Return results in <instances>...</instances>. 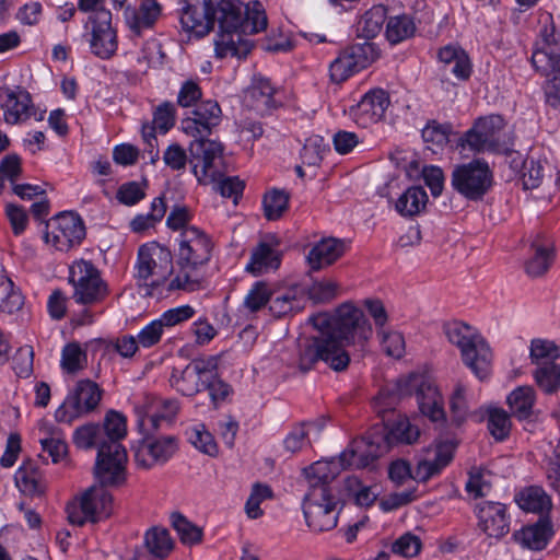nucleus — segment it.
<instances>
[{"mask_svg": "<svg viewBox=\"0 0 560 560\" xmlns=\"http://www.w3.org/2000/svg\"><path fill=\"white\" fill-rule=\"evenodd\" d=\"M166 212V205L163 197H156L151 203V211L148 214H139L131 221L133 232H142L156 222L161 221Z\"/></svg>", "mask_w": 560, "mask_h": 560, "instance_id": "obj_49", "label": "nucleus"}, {"mask_svg": "<svg viewBox=\"0 0 560 560\" xmlns=\"http://www.w3.org/2000/svg\"><path fill=\"white\" fill-rule=\"evenodd\" d=\"M415 31V23L408 15L392 16L387 21L386 38L392 44H398L411 37Z\"/></svg>", "mask_w": 560, "mask_h": 560, "instance_id": "obj_44", "label": "nucleus"}, {"mask_svg": "<svg viewBox=\"0 0 560 560\" xmlns=\"http://www.w3.org/2000/svg\"><path fill=\"white\" fill-rule=\"evenodd\" d=\"M513 536L521 546L532 550H541L552 536V525L549 518L541 516L535 524L525 526L515 532Z\"/></svg>", "mask_w": 560, "mask_h": 560, "instance_id": "obj_30", "label": "nucleus"}, {"mask_svg": "<svg viewBox=\"0 0 560 560\" xmlns=\"http://www.w3.org/2000/svg\"><path fill=\"white\" fill-rule=\"evenodd\" d=\"M385 21L386 8L374 5L362 15L359 22V31L364 38H373L381 32Z\"/></svg>", "mask_w": 560, "mask_h": 560, "instance_id": "obj_43", "label": "nucleus"}, {"mask_svg": "<svg viewBox=\"0 0 560 560\" xmlns=\"http://www.w3.org/2000/svg\"><path fill=\"white\" fill-rule=\"evenodd\" d=\"M317 332L316 336L299 340V368L306 372L317 361H323L337 372L346 370L350 363L349 353L338 347L336 340H332L325 331L317 330Z\"/></svg>", "mask_w": 560, "mask_h": 560, "instance_id": "obj_9", "label": "nucleus"}, {"mask_svg": "<svg viewBox=\"0 0 560 560\" xmlns=\"http://www.w3.org/2000/svg\"><path fill=\"white\" fill-rule=\"evenodd\" d=\"M536 385L547 395L558 393L560 389V365L547 362L538 366L533 373Z\"/></svg>", "mask_w": 560, "mask_h": 560, "instance_id": "obj_39", "label": "nucleus"}, {"mask_svg": "<svg viewBox=\"0 0 560 560\" xmlns=\"http://www.w3.org/2000/svg\"><path fill=\"white\" fill-rule=\"evenodd\" d=\"M73 442L79 448L91 450L97 447V451L101 450L103 444H107L101 425L95 423L79 427L73 433Z\"/></svg>", "mask_w": 560, "mask_h": 560, "instance_id": "obj_41", "label": "nucleus"}, {"mask_svg": "<svg viewBox=\"0 0 560 560\" xmlns=\"http://www.w3.org/2000/svg\"><path fill=\"white\" fill-rule=\"evenodd\" d=\"M89 23L91 51L102 59L110 58L117 50V35L112 26L110 11L98 10L89 16Z\"/></svg>", "mask_w": 560, "mask_h": 560, "instance_id": "obj_20", "label": "nucleus"}, {"mask_svg": "<svg viewBox=\"0 0 560 560\" xmlns=\"http://www.w3.org/2000/svg\"><path fill=\"white\" fill-rule=\"evenodd\" d=\"M221 164L222 159L220 160L219 165L221 166ZM209 184H215V190L219 191L221 196L225 198H233L235 202L244 189V183L240 180L238 177H224L221 167L218 177L214 180L209 182ZM205 185H208V183Z\"/></svg>", "mask_w": 560, "mask_h": 560, "instance_id": "obj_56", "label": "nucleus"}, {"mask_svg": "<svg viewBox=\"0 0 560 560\" xmlns=\"http://www.w3.org/2000/svg\"><path fill=\"white\" fill-rule=\"evenodd\" d=\"M280 265L278 250L266 243H260L252 253L246 270L254 275L262 273L270 269H277Z\"/></svg>", "mask_w": 560, "mask_h": 560, "instance_id": "obj_35", "label": "nucleus"}, {"mask_svg": "<svg viewBox=\"0 0 560 560\" xmlns=\"http://www.w3.org/2000/svg\"><path fill=\"white\" fill-rule=\"evenodd\" d=\"M202 97V91L198 82L186 80L182 83L177 93L176 103L180 107L187 108L198 105Z\"/></svg>", "mask_w": 560, "mask_h": 560, "instance_id": "obj_63", "label": "nucleus"}, {"mask_svg": "<svg viewBox=\"0 0 560 560\" xmlns=\"http://www.w3.org/2000/svg\"><path fill=\"white\" fill-rule=\"evenodd\" d=\"M326 144L319 136L311 137L306 140L302 149V159L308 165H317L324 158L326 152Z\"/></svg>", "mask_w": 560, "mask_h": 560, "instance_id": "obj_64", "label": "nucleus"}, {"mask_svg": "<svg viewBox=\"0 0 560 560\" xmlns=\"http://www.w3.org/2000/svg\"><path fill=\"white\" fill-rule=\"evenodd\" d=\"M345 253V245L337 238H324L315 244L307 254V262L312 270H320L332 265Z\"/></svg>", "mask_w": 560, "mask_h": 560, "instance_id": "obj_29", "label": "nucleus"}, {"mask_svg": "<svg viewBox=\"0 0 560 560\" xmlns=\"http://www.w3.org/2000/svg\"><path fill=\"white\" fill-rule=\"evenodd\" d=\"M542 46L532 56V63L541 74L560 73V33L553 22L541 31Z\"/></svg>", "mask_w": 560, "mask_h": 560, "instance_id": "obj_22", "label": "nucleus"}, {"mask_svg": "<svg viewBox=\"0 0 560 560\" xmlns=\"http://www.w3.org/2000/svg\"><path fill=\"white\" fill-rule=\"evenodd\" d=\"M548 163L540 160L527 159L523 162V184L526 189H534L538 187L545 176Z\"/></svg>", "mask_w": 560, "mask_h": 560, "instance_id": "obj_52", "label": "nucleus"}, {"mask_svg": "<svg viewBox=\"0 0 560 560\" xmlns=\"http://www.w3.org/2000/svg\"><path fill=\"white\" fill-rule=\"evenodd\" d=\"M176 121V107L172 102H163L153 112L152 124L162 133H166Z\"/></svg>", "mask_w": 560, "mask_h": 560, "instance_id": "obj_58", "label": "nucleus"}, {"mask_svg": "<svg viewBox=\"0 0 560 560\" xmlns=\"http://www.w3.org/2000/svg\"><path fill=\"white\" fill-rule=\"evenodd\" d=\"M428 203V195L421 186L407 188L397 199L395 208L402 217H413L421 213Z\"/></svg>", "mask_w": 560, "mask_h": 560, "instance_id": "obj_33", "label": "nucleus"}, {"mask_svg": "<svg viewBox=\"0 0 560 560\" xmlns=\"http://www.w3.org/2000/svg\"><path fill=\"white\" fill-rule=\"evenodd\" d=\"M319 427L315 422H303L294 425L283 440L287 452L296 453L310 444L308 434L312 429Z\"/></svg>", "mask_w": 560, "mask_h": 560, "instance_id": "obj_48", "label": "nucleus"}, {"mask_svg": "<svg viewBox=\"0 0 560 560\" xmlns=\"http://www.w3.org/2000/svg\"><path fill=\"white\" fill-rule=\"evenodd\" d=\"M171 385L185 396H194L203 389L205 382L197 375L192 368L186 365L182 371L173 370Z\"/></svg>", "mask_w": 560, "mask_h": 560, "instance_id": "obj_38", "label": "nucleus"}, {"mask_svg": "<svg viewBox=\"0 0 560 560\" xmlns=\"http://www.w3.org/2000/svg\"><path fill=\"white\" fill-rule=\"evenodd\" d=\"M272 491L267 485L255 483L252 488L250 495L248 497L245 510L249 518H257L262 515L260 503L271 498Z\"/></svg>", "mask_w": 560, "mask_h": 560, "instance_id": "obj_57", "label": "nucleus"}, {"mask_svg": "<svg viewBox=\"0 0 560 560\" xmlns=\"http://www.w3.org/2000/svg\"><path fill=\"white\" fill-rule=\"evenodd\" d=\"M532 256L525 262V271L532 278L544 276L553 261V242L545 234L537 233L530 244Z\"/></svg>", "mask_w": 560, "mask_h": 560, "instance_id": "obj_25", "label": "nucleus"}, {"mask_svg": "<svg viewBox=\"0 0 560 560\" xmlns=\"http://www.w3.org/2000/svg\"><path fill=\"white\" fill-rule=\"evenodd\" d=\"M222 109L214 100L201 101L182 119V131L194 140L188 150L191 172L200 184L214 180L220 174L223 145L208 137L221 124Z\"/></svg>", "mask_w": 560, "mask_h": 560, "instance_id": "obj_1", "label": "nucleus"}, {"mask_svg": "<svg viewBox=\"0 0 560 560\" xmlns=\"http://www.w3.org/2000/svg\"><path fill=\"white\" fill-rule=\"evenodd\" d=\"M450 408L453 420L456 423L459 424L466 419L469 405L466 395V387L460 383L456 384L455 389L451 396Z\"/></svg>", "mask_w": 560, "mask_h": 560, "instance_id": "obj_60", "label": "nucleus"}, {"mask_svg": "<svg viewBox=\"0 0 560 560\" xmlns=\"http://www.w3.org/2000/svg\"><path fill=\"white\" fill-rule=\"evenodd\" d=\"M220 15L214 0H183L180 23L196 36L207 35L219 23Z\"/></svg>", "mask_w": 560, "mask_h": 560, "instance_id": "obj_18", "label": "nucleus"}, {"mask_svg": "<svg viewBox=\"0 0 560 560\" xmlns=\"http://www.w3.org/2000/svg\"><path fill=\"white\" fill-rule=\"evenodd\" d=\"M515 501L522 510L540 515L549 512L552 506L550 497L542 488L537 486H530L521 490L515 495Z\"/></svg>", "mask_w": 560, "mask_h": 560, "instance_id": "obj_31", "label": "nucleus"}, {"mask_svg": "<svg viewBox=\"0 0 560 560\" xmlns=\"http://www.w3.org/2000/svg\"><path fill=\"white\" fill-rule=\"evenodd\" d=\"M475 513L478 527L489 537L497 539L510 530V516L504 504L494 501H482L476 504Z\"/></svg>", "mask_w": 560, "mask_h": 560, "instance_id": "obj_23", "label": "nucleus"}, {"mask_svg": "<svg viewBox=\"0 0 560 560\" xmlns=\"http://www.w3.org/2000/svg\"><path fill=\"white\" fill-rule=\"evenodd\" d=\"M447 340L458 348L464 364L479 378L488 377L491 371L492 352L479 331L463 322H451L444 325Z\"/></svg>", "mask_w": 560, "mask_h": 560, "instance_id": "obj_8", "label": "nucleus"}, {"mask_svg": "<svg viewBox=\"0 0 560 560\" xmlns=\"http://www.w3.org/2000/svg\"><path fill=\"white\" fill-rule=\"evenodd\" d=\"M339 293V284L330 279L315 281L307 290L308 298L315 303H326Z\"/></svg>", "mask_w": 560, "mask_h": 560, "instance_id": "obj_55", "label": "nucleus"}, {"mask_svg": "<svg viewBox=\"0 0 560 560\" xmlns=\"http://www.w3.org/2000/svg\"><path fill=\"white\" fill-rule=\"evenodd\" d=\"M474 127L483 137L492 151L500 147L502 131L505 127V122L502 116L489 115L481 117L475 121Z\"/></svg>", "mask_w": 560, "mask_h": 560, "instance_id": "obj_37", "label": "nucleus"}, {"mask_svg": "<svg viewBox=\"0 0 560 560\" xmlns=\"http://www.w3.org/2000/svg\"><path fill=\"white\" fill-rule=\"evenodd\" d=\"M139 347L137 338L132 335H124L105 341V349L107 351H114L125 359L132 358Z\"/></svg>", "mask_w": 560, "mask_h": 560, "instance_id": "obj_61", "label": "nucleus"}, {"mask_svg": "<svg viewBox=\"0 0 560 560\" xmlns=\"http://www.w3.org/2000/svg\"><path fill=\"white\" fill-rule=\"evenodd\" d=\"M145 546L158 558H165L173 549V540L165 528L153 527L145 533Z\"/></svg>", "mask_w": 560, "mask_h": 560, "instance_id": "obj_42", "label": "nucleus"}, {"mask_svg": "<svg viewBox=\"0 0 560 560\" xmlns=\"http://www.w3.org/2000/svg\"><path fill=\"white\" fill-rule=\"evenodd\" d=\"M124 15L128 27L140 35L155 24L161 15V5L155 0H142L139 8L127 7Z\"/></svg>", "mask_w": 560, "mask_h": 560, "instance_id": "obj_28", "label": "nucleus"}, {"mask_svg": "<svg viewBox=\"0 0 560 560\" xmlns=\"http://www.w3.org/2000/svg\"><path fill=\"white\" fill-rule=\"evenodd\" d=\"M178 245L177 266L179 271L168 282L167 290H198L200 288V278L197 271L199 267L210 260L212 250L211 240L201 230L190 226L179 234Z\"/></svg>", "mask_w": 560, "mask_h": 560, "instance_id": "obj_7", "label": "nucleus"}, {"mask_svg": "<svg viewBox=\"0 0 560 560\" xmlns=\"http://www.w3.org/2000/svg\"><path fill=\"white\" fill-rule=\"evenodd\" d=\"M536 394L532 386H520L508 396V405L514 417L520 420L533 415Z\"/></svg>", "mask_w": 560, "mask_h": 560, "instance_id": "obj_34", "label": "nucleus"}, {"mask_svg": "<svg viewBox=\"0 0 560 560\" xmlns=\"http://www.w3.org/2000/svg\"><path fill=\"white\" fill-rule=\"evenodd\" d=\"M389 104L387 92L373 89L365 93L358 104L350 107L349 115L358 126L366 128L383 119Z\"/></svg>", "mask_w": 560, "mask_h": 560, "instance_id": "obj_21", "label": "nucleus"}, {"mask_svg": "<svg viewBox=\"0 0 560 560\" xmlns=\"http://www.w3.org/2000/svg\"><path fill=\"white\" fill-rule=\"evenodd\" d=\"M85 237V226L81 217L65 211L51 218L47 223L45 242L60 252H68L81 244Z\"/></svg>", "mask_w": 560, "mask_h": 560, "instance_id": "obj_16", "label": "nucleus"}, {"mask_svg": "<svg viewBox=\"0 0 560 560\" xmlns=\"http://www.w3.org/2000/svg\"><path fill=\"white\" fill-rule=\"evenodd\" d=\"M308 323L319 331H325L338 347L363 346L372 336V326L361 308L350 302L341 304L334 315L319 313L311 316Z\"/></svg>", "mask_w": 560, "mask_h": 560, "instance_id": "obj_6", "label": "nucleus"}, {"mask_svg": "<svg viewBox=\"0 0 560 560\" xmlns=\"http://www.w3.org/2000/svg\"><path fill=\"white\" fill-rule=\"evenodd\" d=\"M289 195L284 190L273 189L262 200L265 215L268 220H278L288 208Z\"/></svg>", "mask_w": 560, "mask_h": 560, "instance_id": "obj_51", "label": "nucleus"}, {"mask_svg": "<svg viewBox=\"0 0 560 560\" xmlns=\"http://www.w3.org/2000/svg\"><path fill=\"white\" fill-rule=\"evenodd\" d=\"M69 282L73 285L72 298L78 304H98L109 294L100 270L88 260H79L71 266Z\"/></svg>", "mask_w": 560, "mask_h": 560, "instance_id": "obj_13", "label": "nucleus"}, {"mask_svg": "<svg viewBox=\"0 0 560 560\" xmlns=\"http://www.w3.org/2000/svg\"><path fill=\"white\" fill-rule=\"evenodd\" d=\"M380 56L374 43L353 44L345 48L329 66L330 79L335 83H341L354 73L368 68Z\"/></svg>", "mask_w": 560, "mask_h": 560, "instance_id": "obj_15", "label": "nucleus"}, {"mask_svg": "<svg viewBox=\"0 0 560 560\" xmlns=\"http://www.w3.org/2000/svg\"><path fill=\"white\" fill-rule=\"evenodd\" d=\"M272 294V285L265 281H257L249 289L248 293L244 299L243 306L249 313H256L266 306L267 303L270 304V299Z\"/></svg>", "mask_w": 560, "mask_h": 560, "instance_id": "obj_45", "label": "nucleus"}, {"mask_svg": "<svg viewBox=\"0 0 560 560\" xmlns=\"http://www.w3.org/2000/svg\"><path fill=\"white\" fill-rule=\"evenodd\" d=\"M102 395L103 390L95 382L89 378L80 380L56 410V420L71 423L73 420L93 412L98 407Z\"/></svg>", "mask_w": 560, "mask_h": 560, "instance_id": "obj_14", "label": "nucleus"}, {"mask_svg": "<svg viewBox=\"0 0 560 560\" xmlns=\"http://www.w3.org/2000/svg\"><path fill=\"white\" fill-rule=\"evenodd\" d=\"M0 107L4 113V120L8 124H18L30 116L31 97L22 89H0Z\"/></svg>", "mask_w": 560, "mask_h": 560, "instance_id": "obj_26", "label": "nucleus"}, {"mask_svg": "<svg viewBox=\"0 0 560 560\" xmlns=\"http://www.w3.org/2000/svg\"><path fill=\"white\" fill-rule=\"evenodd\" d=\"M114 510L112 493L103 486H92L79 498L66 506L70 524L83 526L85 523H97L108 517Z\"/></svg>", "mask_w": 560, "mask_h": 560, "instance_id": "obj_11", "label": "nucleus"}, {"mask_svg": "<svg viewBox=\"0 0 560 560\" xmlns=\"http://www.w3.org/2000/svg\"><path fill=\"white\" fill-rule=\"evenodd\" d=\"M219 9V32L214 40L215 54L220 58L228 56L244 57L250 50L247 35L259 33L267 27V15L259 1L214 0Z\"/></svg>", "mask_w": 560, "mask_h": 560, "instance_id": "obj_3", "label": "nucleus"}, {"mask_svg": "<svg viewBox=\"0 0 560 560\" xmlns=\"http://www.w3.org/2000/svg\"><path fill=\"white\" fill-rule=\"evenodd\" d=\"M306 304L305 289L293 283L284 287H273L268 310L276 318L292 316L302 310Z\"/></svg>", "mask_w": 560, "mask_h": 560, "instance_id": "obj_24", "label": "nucleus"}, {"mask_svg": "<svg viewBox=\"0 0 560 560\" xmlns=\"http://www.w3.org/2000/svg\"><path fill=\"white\" fill-rule=\"evenodd\" d=\"M128 456L121 444H103L97 452L94 476L103 487L120 486L126 481Z\"/></svg>", "mask_w": 560, "mask_h": 560, "instance_id": "obj_17", "label": "nucleus"}, {"mask_svg": "<svg viewBox=\"0 0 560 560\" xmlns=\"http://www.w3.org/2000/svg\"><path fill=\"white\" fill-rule=\"evenodd\" d=\"M188 434L190 443L200 452L208 454L210 456L217 455V443L212 434L208 430H206V427L203 424H198L194 427L192 429H190Z\"/></svg>", "mask_w": 560, "mask_h": 560, "instance_id": "obj_54", "label": "nucleus"}, {"mask_svg": "<svg viewBox=\"0 0 560 560\" xmlns=\"http://www.w3.org/2000/svg\"><path fill=\"white\" fill-rule=\"evenodd\" d=\"M529 357L532 363L540 366L547 362H555L560 358V346L546 339H534L530 342Z\"/></svg>", "mask_w": 560, "mask_h": 560, "instance_id": "obj_47", "label": "nucleus"}, {"mask_svg": "<svg viewBox=\"0 0 560 560\" xmlns=\"http://www.w3.org/2000/svg\"><path fill=\"white\" fill-rule=\"evenodd\" d=\"M412 390H416L419 409L423 416L433 422L445 421L442 395L432 382L419 374L401 377L395 385L382 388L374 400L375 411L384 418L387 410H395L401 396L410 395Z\"/></svg>", "mask_w": 560, "mask_h": 560, "instance_id": "obj_5", "label": "nucleus"}, {"mask_svg": "<svg viewBox=\"0 0 560 560\" xmlns=\"http://www.w3.org/2000/svg\"><path fill=\"white\" fill-rule=\"evenodd\" d=\"M136 278L155 289L164 284L173 272V255L156 242L143 244L138 249Z\"/></svg>", "mask_w": 560, "mask_h": 560, "instance_id": "obj_10", "label": "nucleus"}, {"mask_svg": "<svg viewBox=\"0 0 560 560\" xmlns=\"http://www.w3.org/2000/svg\"><path fill=\"white\" fill-rule=\"evenodd\" d=\"M178 441L173 435L154 438L145 436L132 447L138 467L150 469L155 465L165 464L176 453Z\"/></svg>", "mask_w": 560, "mask_h": 560, "instance_id": "obj_19", "label": "nucleus"}, {"mask_svg": "<svg viewBox=\"0 0 560 560\" xmlns=\"http://www.w3.org/2000/svg\"><path fill=\"white\" fill-rule=\"evenodd\" d=\"M16 487L27 495L42 494L45 491L43 476L32 462L24 463L14 475Z\"/></svg>", "mask_w": 560, "mask_h": 560, "instance_id": "obj_32", "label": "nucleus"}, {"mask_svg": "<svg viewBox=\"0 0 560 560\" xmlns=\"http://www.w3.org/2000/svg\"><path fill=\"white\" fill-rule=\"evenodd\" d=\"M393 410H387L378 416L384 423L382 435L373 433L354 440L350 446L341 453V460L352 468H365L370 466L376 458L385 453L388 447L395 444H412L420 435L417 427L412 425L408 418L399 417L392 424L388 423L386 415Z\"/></svg>", "mask_w": 560, "mask_h": 560, "instance_id": "obj_4", "label": "nucleus"}, {"mask_svg": "<svg viewBox=\"0 0 560 560\" xmlns=\"http://www.w3.org/2000/svg\"><path fill=\"white\" fill-rule=\"evenodd\" d=\"M452 187L470 201L481 200L493 183V175L483 160L477 159L469 163L455 166L452 172Z\"/></svg>", "mask_w": 560, "mask_h": 560, "instance_id": "obj_12", "label": "nucleus"}, {"mask_svg": "<svg viewBox=\"0 0 560 560\" xmlns=\"http://www.w3.org/2000/svg\"><path fill=\"white\" fill-rule=\"evenodd\" d=\"M348 464L338 459L318 460L304 469L307 490L303 498V514L313 532H327L337 526L338 498L335 479Z\"/></svg>", "mask_w": 560, "mask_h": 560, "instance_id": "obj_2", "label": "nucleus"}, {"mask_svg": "<svg viewBox=\"0 0 560 560\" xmlns=\"http://www.w3.org/2000/svg\"><path fill=\"white\" fill-rule=\"evenodd\" d=\"M488 430L497 441L505 440L511 431V420L503 409H491L488 416Z\"/></svg>", "mask_w": 560, "mask_h": 560, "instance_id": "obj_53", "label": "nucleus"}, {"mask_svg": "<svg viewBox=\"0 0 560 560\" xmlns=\"http://www.w3.org/2000/svg\"><path fill=\"white\" fill-rule=\"evenodd\" d=\"M101 428L107 444H121V440H124L127 434L126 418L122 413L115 410H110L106 413Z\"/></svg>", "mask_w": 560, "mask_h": 560, "instance_id": "obj_40", "label": "nucleus"}, {"mask_svg": "<svg viewBox=\"0 0 560 560\" xmlns=\"http://www.w3.org/2000/svg\"><path fill=\"white\" fill-rule=\"evenodd\" d=\"M422 547L421 539L412 534L405 533L392 544V552L405 558L417 556Z\"/></svg>", "mask_w": 560, "mask_h": 560, "instance_id": "obj_59", "label": "nucleus"}, {"mask_svg": "<svg viewBox=\"0 0 560 560\" xmlns=\"http://www.w3.org/2000/svg\"><path fill=\"white\" fill-rule=\"evenodd\" d=\"M275 93L276 90L268 79L255 75L245 92V102L248 107L264 115L277 106Z\"/></svg>", "mask_w": 560, "mask_h": 560, "instance_id": "obj_27", "label": "nucleus"}, {"mask_svg": "<svg viewBox=\"0 0 560 560\" xmlns=\"http://www.w3.org/2000/svg\"><path fill=\"white\" fill-rule=\"evenodd\" d=\"M86 352L77 342L68 343L61 352V368L69 374H75L86 365Z\"/></svg>", "mask_w": 560, "mask_h": 560, "instance_id": "obj_46", "label": "nucleus"}, {"mask_svg": "<svg viewBox=\"0 0 560 560\" xmlns=\"http://www.w3.org/2000/svg\"><path fill=\"white\" fill-rule=\"evenodd\" d=\"M171 520L172 525L177 532L183 544L194 545L201 541V528L190 523L184 515L179 513H173Z\"/></svg>", "mask_w": 560, "mask_h": 560, "instance_id": "obj_50", "label": "nucleus"}, {"mask_svg": "<svg viewBox=\"0 0 560 560\" xmlns=\"http://www.w3.org/2000/svg\"><path fill=\"white\" fill-rule=\"evenodd\" d=\"M24 296L13 281L2 275L0 277V313L12 315L22 310Z\"/></svg>", "mask_w": 560, "mask_h": 560, "instance_id": "obj_36", "label": "nucleus"}, {"mask_svg": "<svg viewBox=\"0 0 560 560\" xmlns=\"http://www.w3.org/2000/svg\"><path fill=\"white\" fill-rule=\"evenodd\" d=\"M381 343L384 352L393 358L399 359L405 353V339L398 331H386L380 329Z\"/></svg>", "mask_w": 560, "mask_h": 560, "instance_id": "obj_62", "label": "nucleus"}]
</instances>
